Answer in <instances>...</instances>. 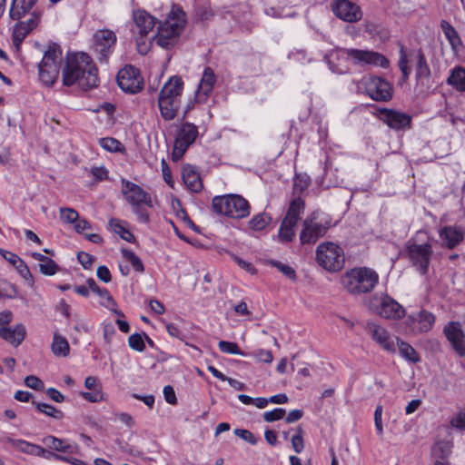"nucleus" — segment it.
I'll return each instance as SVG.
<instances>
[{
  "label": "nucleus",
  "mask_w": 465,
  "mask_h": 465,
  "mask_svg": "<svg viewBox=\"0 0 465 465\" xmlns=\"http://www.w3.org/2000/svg\"><path fill=\"white\" fill-rule=\"evenodd\" d=\"M382 406L378 405L374 411V423L375 428L379 435L383 434V427H382Z\"/></svg>",
  "instance_id": "59"
},
{
  "label": "nucleus",
  "mask_w": 465,
  "mask_h": 465,
  "mask_svg": "<svg viewBox=\"0 0 465 465\" xmlns=\"http://www.w3.org/2000/svg\"><path fill=\"white\" fill-rule=\"evenodd\" d=\"M383 120L391 128L397 130L404 129L411 123V117L409 114L394 110H385Z\"/></svg>",
  "instance_id": "27"
},
{
  "label": "nucleus",
  "mask_w": 465,
  "mask_h": 465,
  "mask_svg": "<svg viewBox=\"0 0 465 465\" xmlns=\"http://www.w3.org/2000/svg\"><path fill=\"white\" fill-rule=\"evenodd\" d=\"M93 49L98 55L100 62H106L108 56L113 53L116 44V35L109 29L97 30L93 36Z\"/></svg>",
  "instance_id": "13"
},
{
  "label": "nucleus",
  "mask_w": 465,
  "mask_h": 465,
  "mask_svg": "<svg viewBox=\"0 0 465 465\" xmlns=\"http://www.w3.org/2000/svg\"><path fill=\"white\" fill-rule=\"evenodd\" d=\"M434 322L435 316L426 310L410 314L407 318V324L413 333L428 332L432 329Z\"/></svg>",
  "instance_id": "19"
},
{
  "label": "nucleus",
  "mask_w": 465,
  "mask_h": 465,
  "mask_svg": "<svg viewBox=\"0 0 465 465\" xmlns=\"http://www.w3.org/2000/svg\"><path fill=\"white\" fill-rule=\"evenodd\" d=\"M400 57L398 61V65L400 70L402 73V77L404 80H407L411 74V68L408 65V54L406 53L405 47L402 45H400Z\"/></svg>",
  "instance_id": "42"
},
{
  "label": "nucleus",
  "mask_w": 465,
  "mask_h": 465,
  "mask_svg": "<svg viewBox=\"0 0 465 465\" xmlns=\"http://www.w3.org/2000/svg\"><path fill=\"white\" fill-rule=\"evenodd\" d=\"M77 259L84 269H90L94 262V257L85 252H79Z\"/></svg>",
  "instance_id": "57"
},
{
  "label": "nucleus",
  "mask_w": 465,
  "mask_h": 465,
  "mask_svg": "<svg viewBox=\"0 0 465 465\" xmlns=\"http://www.w3.org/2000/svg\"><path fill=\"white\" fill-rule=\"evenodd\" d=\"M286 414V411L282 408H276L263 413V420L266 422H273L282 420Z\"/></svg>",
  "instance_id": "51"
},
{
  "label": "nucleus",
  "mask_w": 465,
  "mask_h": 465,
  "mask_svg": "<svg viewBox=\"0 0 465 465\" xmlns=\"http://www.w3.org/2000/svg\"><path fill=\"white\" fill-rule=\"evenodd\" d=\"M15 267L17 272L20 274V276L27 282L28 285L33 286L34 278L25 262L23 260H21L20 262L17 263L16 266Z\"/></svg>",
  "instance_id": "49"
},
{
  "label": "nucleus",
  "mask_w": 465,
  "mask_h": 465,
  "mask_svg": "<svg viewBox=\"0 0 465 465\" xmlns=\"http://www.w3.org/2000/svg\"><path fill=\"white\" fill-rule=\"evenodd\" d=\"M25 383L27 387L36 391H41L44 388L43 381L34 375L26 376L25 379Z\"/></svg>",
  "instance_id": "58"
},
{
  "label": "nucleus",
  "mask_w": 465,
  "mask_h": 465,
  "mask_svg": "<svg viewBox=\"0 0 465 465\" xmlns=\"http://www.w3.org/2000/svg\"><path fill=\"white\" fill-rule=\"evenodd\" d=\"M214 213L232 219H243L250 214V204L239 194L214 196L212 201Z\"/></svg>",
  "instance_id": "6"
},
{
  "label": "nucleus",
  "mask_w": 465,
  "mask_h": 465,
  "mask_svg": "<svg viewBox=\"0 0 465 465\" xmlns=\"http://www.w3.org/2000/svg\"><path fill=\"white\" fill-rule=\"evenodd\" d=\"M271 264L277 268L281 272H282L289 279L295 281L296 280V272L292 267L288 264L282 263L278 261H272Z\"/></svg>",
  "instance_id": "50"
},
{
  "label": "nucleus",
  "mask_w": 465,
  "mask_h": 465,
  "mask_svg": "<svg viewBox=\"0 0 465 465\" xmlns=\"http://www.w3.org/2000/svg\"><path fill=\"white\" fill-rule=\"evenodd\" d=\"M81 396L90 402H100L104 401V393L102 391V388L93 390L92 391L89 392L83 391L81 392Z\"/></svg>",
  "instance_id": "55"
},
{
  "label": "nucleus",
  "mask_w": 465,
  "mask_h": 465,
  "mask_svg": "<svg viewBox=\"0 0 465 465\" xmlns=\"http://www.w3.org/2000/svg\"><path fill=\"white\" fill-rule=\"evenodd\" d=\"M331 227V221H318V213L313 212L302 222V229L300 232L302 244H314L321 237H323Z\"/></svg>",
  "instance_id": "10"
},
{
  "label": "nucleus",
  "mask_w": 465,
  "mask_h": 465,
  "mask_svg": "<svg viewBox=\"0 0 465 465\" xmlns=\"http://www.w3.org/2000/svg\"><path fill=\"white\" fill-rule=\"evenodd\" d=\"M109 226L116 234H118L122 239L128 242H134L135 240L134 235L126 229L118 219H111L109 221Z\"/></svg>",
  "instance_id": "37"
},
{
  "label": "nucleus",
  "mask_w": 465,
  "mask_h": 465,
  "mask_svg": "<svg viewBox=\"0 0 465 465\" xmlns=\"http://www.w3.org/2000/svg\"><path fill=\"white\" fill-rule=\"evenodd\" d=\"M440 28L453 49L461 45V40L456 29L446 20L440 22Z\"/></svg>",
  "instance_id": "34"
},
{
  "label": "nucleus",
  "mask_w": 465,
  "mask_h": 465,
  "mask_svg": "<svg viewBox=\"0 0 465 465\" xmlns=\"http://www.w3.org/2000/svg\"><path fill=\"white\" fill-rule=\"evenodd\" d=\"M99 144L106 151L111 153L121 152L124 147L120 141L113 137L101 138Z\"/></svg>",
  "instance_id": "43"
},
{
  "label": "nucleus",
  "mask_w": 465,
  "mask_h": 465,
  "mask_svg": "<svg viewBox=\"0 0 465 465\" xmlns=\"http://www.w3.org/2000/svg\"><path fill=\"white\" fill-rule=\"evenodd\" d=\"M254 357L259 361L265 363H271L273 360L271 351L259 349L254 351Z\"/></svg>",
  "instance_id": "61"
},
{
  "label": "nucleus",
  "mask_w": 465,
  "mask_h": 465,
  "mask_svg": "<svg viewBox=\"0 0 465 465\" xmlns=\"http://www.w3.org/2000/svg\"><path fill=\"white\" fill-rule=\"evenodd\" d=\"M134 213L136 214L139 222L143 223H148L150 222V215L142 205L132 206Z\"/></svg>",
  "instance_id": "60"
},
{
  "label": "nucleus",
  "mask_w": 465,
  "mask_h": 465,
  "mask_svg": "<svg viewBox=\"0 0 465 465\" xmlns=\"http://www.w3.org/2000/svg\"><path fill=\"white\" fill-rule=\"evenodd\" d=\"M163 396L165 401L172 405H174L177 403V398L175 395V391L171 385H166L163 388Z\"/></svg>",
  "instance_id": "64"
},
{
  "label": "nucleus",
  "mask_w": 465,
  "mask_h": 465,
  "mask_svg": "<svg viewBox=\"0 0 465 465\" xmlns=\"http://www.w3.org/2000/svg\"><path fill=\"white\" fill-rule=\"evenodd\" d=\"M406 252L411 264L421 275H425L433 256V248L430 240L424 243H417L414 240H409L406 242Z\"/></svg>",
  "instance_id": "9"
},
{
  "label": "nucleus",
  "mask_w": 465,
  "mask_h": 465,
  "mask_svg": "<svg viewBox=\"0 0 465 465\" xmlns=\"http://www.w3.org/2000/svg\"><path fill=\"white\" fill-rule=\"evenodd\" d=\"M447 82L457 90L465 92V68L461 66L455 67L448 77Z\"/></svg>",
  "instance_id": "32"
},
{
  "label": "nucleus",
  "mask_w": 465,
  "mask_h": 465,
  "mask_svg": "<svg viewBox=\"0 0 465 465\" xmlns=\"http://www.w3.org/2000/svg\"><path fill=\"white\" fill-rule=\"evenodd\" d=\"M331 6L333 14L345 22L356 23L362 17L361 7L350 0H334Z\"/></svg>",
  "instance_id": "16"
},
{
  "label": "nucleus",
  "mask_w": 465,
  "mask_h": 465,
  "mask_svg": "<svg viewBox=\"0 0 465 465\" xmlns=\"http://www.w3.org/2000/svg\"><path fill=\"white\" fill-rule=\"evenodd\" d=\"M416 58V80L418 82V84L429 88L430 86V82L431 72L421 49H419L417 51Z\"/></svg>",
  "instance_id": "26"
},
{
  "label": "nucleus",
  "mask_w": 465,
  "mask_h": 465,
  "mask_svg": "<svg viewBox=\"0 0 465 465\" xmlns=\"http://www.w3.org/2000/svg\"><path fill=\"white\" fill-rule=\"evenodd\" d=\"M232 259L243 270H245L246 272H250L251 274H254L256 272V270L255 268L253 267V265L242 259H241L240 257L234 255V254H232Z\"/></svg>",
  "instance_id": "62"
},
{
  "label": "nucleus",
  "mask_w": 465,
  "mask_h": 465,
  "mask_svg": "<svg viewBox=\"0 0 465 465\" xmlns=\"http://www.w3.org/2000/svg\"><path fill=\"white\" fill-rule=\"evenodd\" d=\"M452 447H453V444L450 440L436 441L431 448V453H432V456L435 458V463H437V461H441L445 465H447L445 460L449 458V456L451 452ZM434 465H436V464H434Z\"/></svg>",
  "instance_id": "31"
},
{
  "label": "nucleus",
  "mask_w": 465,
  "mask_h": 465,
  "mask_svg": "<svg viewBox=\"0 0 465 465\" xmlns=\"http://www.w3.org/2000/svg\"><path fill=\"white\" fill-rule=\"evenodd\" d=\"M444 334L450 342L453 350L460 357L465 356V334L458 322H450L445 326Z\"/></svg>",
  "instance_id": "20"
},
{
  "label": "nucleus",
  "mask_w": 465,
  "mask_h": 465,
  "mask_svg": "<svg viewBox=\"0 0 465 465\" xmlns=\"http://www.w3.org/2000/svg\"><path fill=\"white\" fill-rule=\"evenodd\" d=\"M52 351L56 356H67L70 351V346L67 340L60 334L54 333L52 342Z\"/></svg>",
  "instance_id": "35"
},
{
  "label": "nucleus",
  "mask_w": 465,
  "mask_h": 465,
  "mask_svg": "<svg viewBox=\"0 0 465 465\" xmlns=\"http://www.w3.org/2000/svg\"><path fill=\"white\" fill-rule=\"evenodd\" d=\"M128 345L134 351H143L145 349L144 340L140 333H134L128 338Z\"/></svg>",
  "instance_id": "48"
},
{
  "label": "nucleus",
  "mask_w": 465,
  "mask_h": 465,
  "mask_svg": "<svg viewBox=\"0 0 465 465\" xmlns=\"http://www.w3.org/2000/svg\"><path fill=\"white\" fill-rule=\"evenodd\" d=\"M32 403L35 406L38 411L49 417H52L55 420H62L64 418V413L50 404L37 401H33Z\"/></svg>",
  "instance_id": "39"
},
{
  "label": "nucleus",
  "mask_w": 465,
  "mask_h": 465,
  "mask_svg": "<svg viewBox=\"0 0 465 465\" xmlns=\"http://www.w3.org/2000/svg\"><path fill=\"white\" fill-rule=\"evenodd\" d=\"M60 214L62 220L68 223H75L79 219L78 213L71 208H61Z\"/></svg>",
  "instance_id": "52"
},
{
  "label": "nucleus",
  "mask_w": 465,
  "mask_h": 465,
  "mask_svg": "<svg viewBox=\"0 0 465 465\" xmlns=\"http://www.w3.org/2000/svg\"><path fill=\"white\" fill-rule=\"evenodd\" d=\"M117 83L124 92L130 94L141 91L143 84L139 71L132 65H127L119 71Z\"/></svg>",
  "instance_id": "14"
},
{
  "label": "nucleus",
  "mask_w": 465,
  "mask_h": 465,
  "mask_svg": "<svg viewBox=\"0 0 465 465\" xmlns=\"http://www.w3.org/2000/svg\"><path fill=\"white\" fill-rule=\"evenodd\" d=\"M398 346L400 353L403 358L413 363L420 361L417 352L410 344L404 341H400Z\"/></svg>",
  "instance_id": "41"
},
{
  "label": "nucleus",
  "mask_w": 465,
  "mask_h": 465,
  "mask_svg": "<svg viewBox=\"0 0 465 465\" xmlns=\"http://www.w3.org/2000/svg\"><path fill=\"white\" fill-rule=\"evenodd\" d=\"M40 272L45 275H54L58 271V265L54 260L49 259L47 262L39 264Z\"/></svg>",
  "instance_id": "53"
},
{
  "label": "nucleus",
  "mask_w": 465,
  "mask_h": 465,
  "mask_svg": "<svg viewBox=\"0 0 465 465\" xmlns=\"http://www.w3.org/2000/svg\"><path fill=\"white\" fill-rule=\"evenodd\" d=\"M234 434L252 445H256L258 442V439L255 437V435L248 430L235 429Z\"/></svg>",
  "instance_id": "54"
},
{
  "label": "nucleus",
  "mask_w": 465,
  "mask_h": 465,
  "mask_svg": "<svg viewBox=\"0 0 465 465\" xmlns=\"http://www.w3.org/2000/svg\"><path fill=\"white\" fill-rule=\"evenodd\" d=\"M316 261L326 271L338 272L345 262L344 252L338 244L325 242L319 244L316 249Z\"/></svg>",
  "instance_id": "8"
},
{
  "label": "nucleus",
  "mask_w": 465,
  "mask_h": 465,
  "mask_svg": "<svg viewBox=\"0 0 465 465\" xmlns=\"http://www.w3.org/2000/svg\"><path fill=\"white\" fill-rule=\"evenodd\" d=\"M198 134V127L195 124L188 122L182 124L177 130L172 160L180 161L189 146L195 142Z\"/></svg>",
  "instance_id": "12"
},
{
  "label": "nucleus",
  "mask_w": 465,
  "mask_h": 465,
  "mask_svg": "<svg viewBox=\"0 0 465 465\" xmlns=\"http://www.w3.org/2000/svg\"><path fill=\"white\" fill-rule=\"evenodd\" d=\"M450 425L459 430H465V411L459 412L450 420Z\"/></svg>",
  "instance_id": "63"
},
{
  "label": "nucleus",
  "mask_w": 465,
  "mask_h": 465,
  "mask_svg": "<svg viewBox=\"0 0 465 465\" xmlns=\"http://www.w3.org/2000/svg\"><path fill=\"white\" fill-rule=\"evenodd\" d=\"M374 301L377 302L373 304L375 311L382 318L395 320L404 316V308L390 296H375Z\"/></svg>",
  "instance_id": "17"
},
{
  "label": "nucleus",
  "mask_w": 465,
  "mask_h": 465,
  "mask_svg": "<svg viewBox=\"0 0 465 465\" xmlns=\"http://www.w3.org/2000/svg\"><path fill=\"white\" fill-rule=\"evenodd\" d=\"M123 256L131 263L134 270L138 272H144V266L142 260L131 250L122 249L121 251Z\"/></svg>",
  "instance_id": "40"
},
{
  "label": "nucleus",
  "mask_w": 465,
  "mask_h": 465,
  "mask_svg": "<svg viewBox=\"0 0 465 465\" xmlns=\"http://www.w3.org/2000/svg\"><path fill=\"white\" fill-rule=\"evenodd\" d=\"M30 455L44 457L45 459L53 458L54 460H65V456L57 454L51 450H47L36 444H34L33 450H32V452H30Z\"/></svg>",
  "instance_id": "44"
},
{
  "label": "nucleus",
  "mask_w": 465,
  "mask_h": 465,
  "mask_svg": "<svg viewBox=\"0 0 465 465\" xmlns=\"http://www.w3.org/2000/svg\"><path fill=\"white\" fill-rule=\"evenodd\" d=\"M368 95L375 101H388L392 97L391 84L378 76L369 77L365 82Z\"/></svg>",
  "instance_id": "18"
},
{
  "label": "nucleus",
  "mask_w": 465,
  "mask_h": 465,
  "mask_svg": "<svg viewBox=\"0 0 465 465\" xmlns=\"http://www.w3.org/2000/svg\"><path fill=\"white\" fill-rule=\"evenodd\" d=\"M378 282V273L367 267L351 269L341 277L342 286L351 294L370 292Z\"/></svg>",
  "instance_id": "5"
},
{
  "label": "nucleus",
  "mask_w": 465,
  "mask_h": 465,
  "mask_svg": "<svg viewBox=\"0 0 465 465\" xmlns=\"http://www.w3.org/2000/svg\"><path fill=\"white\" fill-rule=\"evenodd\" d=\"M157 22V19L145 10L138 9L133 12L129 28L139 54H146L149 52L152 43L148 35L152 32Z\"/></svg>",
  "instance_id": "4"
},
{
  "label": "nucleus",
  "mask_w": 465,
  "mask_h": 465,
  "mask_svg": "<svg viewBox=\"0 0 465 465\" xmlns=\"http://www.w3.org/2000/svg\"><path fill=\"white\" fill-rule=\"evenodd\" d=\"M40 13L34 11L25 22H18L13 30V43L18 48L27 35L37 26L40 21Z\"/></svg>",
  "instance_id": "21"
},
{
  "label": "nucleus",
  "mask_w": 465,
  "mask_h": 465,
  "mask_svg": "<svg viewBox=\"0 0 465 465\" xmlns=\"http://www.w3.org/2000/svg\"><path fill=\"white\" fill-rule=\"evenodd\" d=\"M339 52L355 65H379L382 68H386L389 65L388 59L381 54L374 51L341 48Z\"/></svg>",
  "instance_id": "11"
},
{
  "label": "nucleus",
  "mask_w": 465,
  "mask_h": 465,
  "mask_svg": "<svg viewBox=\"0 0 465 465\" xmlns=\"http://www.w3.org/2000/svg\"><path fill=\"white\" fill-rule=\"evenodd\" d=\"M26 336V329L24 324L18 323L13 328L0 327V338L15 347H18Z\"/></svg>",
  "instance_id": "23"
},
{
  "label": "nucleus",
  "mask_w": 465,
  "mask_h": 465,
  "mask_svg": "<svg viewBox=\"0 0 465 465\" xmlns=\"http://www.w3.org/2000/svg\"><path fill=\"white\" fill-rule=\"evenodd\" d=\"M465 231L460 226H444L439 231V235L449 249H453L464 239Z\"/></svg>",
  "instance_id": "22"
},
{
  "label": "nucleus",
  "mask_w": 465,
  "mask_h": 465,
  "mask_svg": "<svg viewBox=\"0 0 465 465\" xmlns=\"http://www.w3.org/2000/svg\"><path fill=\"white\" fill-rule=\"evenodd\" d=\"M182 176L184 184L191 192L198 193L202 190L203 183L194 167L189 164L183 166Z\"/></svg>",
  "instance_id": "28"
},
{
  "label": "nucleus",
  "mask_w": 465,
  "mask_h": 465,
  "mask_svg": "<svg viewBox=\"0 0 465 465\" xmlns=\"http://www.w3.org/2000/svg\"><path fill=\"white\" fill-rule=\"evenodd\" d=\"M367 331L371 338L387 351H394L395 346L387 331L374 322H368Z\"/></svg>",
  "instance_id": "24"
},
{
  "label": "nucleus",
  "mask_w": 465,
  "mask_h": 465,
  "mask_svg": "<svg viewBox=\"0 0 465 465\" xmlns=\"http://www.w3.org/2000/svg\"><path fill=\"white\" fill-rule=\"evenodd\" d=\"M292 445L296 453H301L304 449L303 430L301 426L295 429V434L292 437Z\"/></svg>",
  "instance_id": "45"
},
{
  "label": "nucleus",
  "mask_w": 465,
  "mask_h": 465,
  "mask_svg": "<svg viewBox=\"0 0 465 465\" xmlns=\"http://www.w3.org/2000/svg\"><path fill=\"white\" fill-rule=\"evenodd\" d=\"M303 210L304 201L300 197L295 198L291 202L286 216L284 218L297 224L300 219V215Z\"/></svg>",
  "instance_id": "33"
},
{
  "label": "nucleus",
  "mask_w": 465,
  "mask_h": 465,
  "mask_svg": "<svg viewBox=\"0 0 465 465\" xmlns=\"http://www.w3.org/2000/svg\"><path fill=\"white\" fill-rule=\"evenodd\" d=\"M63 61V50L55 43L48 45L44 53L42 61L39 64L40 80L47 86L54 84L58 78L60 67Z\"/></svg>",
  "instance_id": "7"
},
{
  "label": "nucleus",
  "mask_w": 465,
  "mask_h": 465,
  "mask_svg": "<svg viewBox=\"0 0 465 465\" xmlns=\"http://www.w3.org/2000/svg\"><path fill=\"white\" fill-rule=\"evenodd\" d=\"M4 286L0 291L2 292V298L14 299L17 296L18 292L15 284L5 282Z\"/></svg>",
  "instance_id": "56"
},
{
  "label": "nucleus",
  "mask_w": 465,
  "mask_h": 465,
  "mask_svg": "<svg viewBox=\"0 0 465 465\" xmlns=\"http://www.w3.org/2000/svg\"><path fill=\"white\" fill-rule=\"evenodd\" d=\"M183 82L181 77L174 75L162 87L158 95V107L161 116L165 121L173 120L181 106Z\"/></svg>",
  "instance_id": "3"
},
{
  "label": "nucleus",
  "mask_w": 465,
  "mask_h": 465,
  "mask_svg": "<svg viewBox=\"0 0 465 465\" xmlns=\"http://www.w3.org/2000/svg\"><path fill=\"white\" fill-rule=\"evenodd\" d=\"M272 217L266 213L254 215L249 221V227L253 231H262L271 223Z\"/></svg>",
  "instance_id": "38"
},
{
  "label": "nucleus",
  "mask_w": 465,
  "mask_h": 465,
  "mask_svg": "<svg viewBox=\"0 0 465 465\" xmlns=\"http://www.w3.org/2000/svg\"><path fill=\"white\" fill-rule=\"evenodd\" d=\"M43 443L50 450L64 452L76 453L77 446L68 443L66 440L48 435L43 439Z\"/></svg>",
  "instance_id": "30"
},
{
  "label": "nucleus",
  "mask_w": 465,
  "mask_h": 465,
  "mask_svg": "<svg viewBox=\"0 0 465 465\" xmlns=\"http://www.w3.org/2000/svg\"><path fill=\"white\" fill-rule=\"evenodd\" d=\"M215 74L211 67H206L203 71L196 96L200 102H204L212 94L215 84Z\"/></svg>",
  "instance_id": "25"
},
{
  "label": "nucleus",
  "mask_w": 465,
  "mask_h": 465,
  "mask_svg": "<svg viewBox=\"0 0 465 465\" xmlns=\"http://www.w3.org/2000/svg\"><path fill=\"white\" fill-rule=\"evenodd\" d=\"M122 193L131 206L146 205L153 207L151 195L141 186L127 180H122Z\"/></svg>",
  "instance_id": "15"
},
{
  "label": "nucleus",
  "mask_w": 465,
  "mask_h": 465,
  "mask_svg": "<svg viewBox=\"0 0 465 465\" xmlns=\"http://www.w3.org/2000/svg\"><path fill=\"white\" fill-rule=\"evenodd\" d=\"M62 76L64 85L77 84L84 90L97 86L99 81L98 70L85 53L67 54Z\"/></svg>",
  "instance_id": "1"
},
{
  "label": "nucleus",
  "mask_w": 465,
  "mask_h": 465,
  "mask_svg": "<svg viewBox=\"0 0 465 465\" xmlns=\"http://www.w3.org/2000/svg\"><path fill=\"white\" fill-rule=\"evenodd\" d=\"M37 0H12L9 16L12 20L19 21L28 14Z\"/></svg>",
  "instance_id": "29"
},
{
  "label": "nucleus",
  "mask_w": 465,
  "mask_h": 465,
  "mask_svg": "<svg viewBox=\"0 0 465 465\" xmlns=\"http://www.w3.org/2000/svg\"><path fill=\"white\" fill-rule=\"evenodd\" d=\"M186 14L178 6H173L163 22H159L153 37L157 45L171 49L173 47L186 25Z\"/></svg>",
  "instance_id": "2"
},
{
  "label": "nucleus",
  "mask_w": 465,
  "mask_h": 465,
  "mask_svg": "<svg viewBox=\"0 0 465 465\" xmlns=\"http://www.w3.org/2000/svg\"><path fill=\"white\" fill-rule=\"evenodd\" d=\"M6 442H8L13 447L16 448L21 452H24L26 454H30V452H32L33 446H34V443L28 442L26 440H20V439L7 438Z\"/></svg>",
  "instance_id": "46"
},
{
  "label": "nucleus",
  "mask_w": 465,
  "mask_h": 465,
  "mask_svg": "<svg viewBox=\"0 0 465 465\" xmlns=\"http://www.w3.org/2000/svg\"><path fill=\"white\" fill-rule=\"evenodd\" d=\"M296 223L288 221L287 219H283L282 224L279 229L278 237L279 240L282 242H292L295 235V228Z\"/></svg>",
  "instance_id": "36"
},
{
  "label": "nucleus",
  "mask_w": 465,
  "mask_h": 465,
  "mask_svg": "<svg viewBox=\"0 0 465 465\" xmlns=\"http://www.w3.org/2000/svg\"><path fill=\"white\" fill-rule=\"evenodd\" d=\"M219 350L222 352L233 354V355H243V352L235 342L220 341L218 343Z\"/></svg>",
  "instance_id": "47"
}]
</instances>
